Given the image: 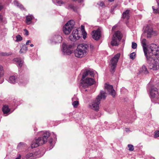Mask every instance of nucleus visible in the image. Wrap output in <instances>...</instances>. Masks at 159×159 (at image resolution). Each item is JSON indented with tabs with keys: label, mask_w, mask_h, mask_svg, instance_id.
<instances>
[{
	"label": "nucleus",
	"mask_w": 159,
	"mask_h": 159,
	"mask_svg": "<svg viewBox=\"0 0 159 159\" xmlns=\"http://www.w3.org/2000/svg\"><path fill=\"white\" fill-rule=\"evenodd\" d=\"M141 42L150 68L154 70H157L159 68V47L152 44L147 49V40L143 39H141Z\"/></svg>",
	"instance_id": "obj_1"
},
{
	"label": "nucleus",
	"mask_w": 159,
	"mask_h": 159,
	"mask_svg": "<svg viewBox=\"0 0 159 159\" xmlns=\"http://www.w3.org/2000/svg\"><path fill=\"white\" fill-rule=\"evenodd\" d=\"M105 91H101L99 94L97 96L96 99L92 103V108L96 111H98L99 105L101 99H105L107 97V93L105 91L107 92L108 93L111 95L113 97H114L116 95V92L113 88L112 85L107 83H105L104 85Z\"/></svg>",
	"instance_id": "obj_2"
},
{
	"label": "nucleus",
	"mask_w": 159,
	"mask_h": 159,
	"mask_svg": "<svg viewBox=\"0 0 159 159\" xmlns=\"http://www.w3.org/2000/svg\"><path fill=\"white\" fill-rule=\"evenodd\" d=\"M38 133L41 134L42 137H39L33 141L31 145L32 148L37 147L47 142L48 139L50 136L49 133L48 131L45 132L40 131Z\"/></svg>",
	"instance_id": "obj_3"
},
{
	"label": "nucleus",
	"mask_w": 159,
	"mask_h": 159,
	"mask_svg": "<svg viewBox=\"0 0 159 159\" xmlns=\"http://www.w3.org/2000/svg\"><path fill=\"white\" fill-rule=\"evenodd\" d=\"M89 48V45L83 43L78 45L74 51L75 56L79 58L83 57L86 55Z\"/></svg>",
	"instance_id": "obj_4"
},
{
	"label": "nucleus",
	"mask_w": 159,
	"mask_h": 159,
	"mask_svg": "<svg viewBox=\"0 0 159 159\" xmlns=\"http://www.w3.org/2000/svg\"><path fill=\"white\" fill-rule=\"evenodd\" d=\"M89 73V70H86L82 75L80 85L84 89L89 87V78L87 77L86 78Z\"/></svg>",
	"instance_id": "obj_5"
},
{
	"label": "nucleus",
	"mask_w": 159,
	"mask_h": 159,
	"mask_svg": "<svg viewBox=\"0 0 159 159\" xmlns=\"http://www.w3.org/2000/svg\"><path fill=\"white\" fill-rule=\"evenodd\" d=\"M120 54L117 53L112 58L110 61L109 64L110 71L112 73L115 71L118 61L120 57Z\"/></svg>",
	"instance_id": "obj_6"
},
{
	"label": "nucleus",
	"mask_w": 159,
	"mask_h": 159,
	"mask_svg": "<svg viewBox=\"0 0 159 159\" xmlns=\"http://www.w3.org/2000/svg\"><path fill=\"white\" fill-rule=\"evenodd\" d=\"M75 24V22L73 20L68 21L63 27V30L66 34H70L72 29H73Z\"/></svg>",
	"instance_id": "obj_7"
},
{
	"label": "nucleus",
	"mask_w": 159,
	"mask_h": 159,
	"mask_svg": "<svg viewBox=\"0 0 159 159\" xmlns=\"http://www.w3.org/2000/svg\"><path fill=\"white\" fill-rule=\"evenodd\" d=\"M121 38L122 34L120 31H118L115 32L112 39L111 45L113 46H118V43L120 41Z\"/></svg>",
	"instance_id": "obj_8"
},
{
	"label": "nucleus",
	"mask_w": 159,
	"mask_h": 159,
	"mask_svg": "<svg viewBox=\"0 0 159 159\" xmlns=\"http://www.w3.org/2000/svg\"><path fill=\"white\" fill-rule=\"evenodd\" d=\"M73 45L72 44H67L63 43L62 45V51L65 55H70L72 52V49Z\"/></svg>",
	"instance_id": "obj_9"
},
{
	"label": "nucleus",
	"mask_w": 159,
	"mask_h": 159,
	"mask_svg": "<svg viewBox=\"0 0 159 159\" xmlns=\"http://www.w3.org/2000/svg\"><path fill=\"white\" fill-rule=\"evenodd\" d=\"M150 93L152 100L156 101L159 98V93L157 88H152L150 90Z\"/></svg>",
	"instance_id": "obj_10"
},
{
	"label": "nucleus",
	"mask_w": 159,
	"mask_h": 159,
	"mask_svg": "<svg viewBox=\"0 0 159 159\" xmlns=\"http://www.w3.org/2000/svg\"><path fill=\"white\" fill-rule=\"evenodd\" d=\"M144 32L148 38H150L152 35H156V33L153 31L152 28L148 25L144 28Z\"/></svg>",
	"instance_id": "obj_11"
},
{
	"label": "nucleus",
	"mask_w": 159,
	"mask_h": 159,
	"mask_svg": "<svg viewBox=\"0 0 159 159\" xmlns=\"http://www.w3.org/2000/svg\"><path fill=\"white\" fill-rule=\"evenodd\" d=\"M80 36L79 35L78 31L76 29L73 30L72 34L69 36V39L71 41L75 42L79 39Z\"/></svg>",
	"instance_id": "obj_12"
},
{
	"label": "nucleus",
	"mask_w": 159,
	"mask_h": 159,
	"mask_svg": "<svg viewBox=\"0 0 159 159\" xmlns=\"http://www.w3.org/2000/svg\"><path fill=\"white\" fill-rule=\"evenodd\" d=\"M96 73V72L93 69H90V76L92 77V78L90 77V88L91 85H98L97 82L95 81L94 79V75Z\"/></svg>",
	"instance_id": "obj_13"
},
{
	"label": "nucleus",
	"mask_w": 159,
	"mask_h": 159,
	"mask_svg": "<svg viewBox=\"0 0 159 159\" xmlns=\"http://www.w3.org/2000/svg\"><path fill=\"white\" fill-rule=\"evenodd\" d=\"M62 39V37L60 35L55 34L51 38L50 40L52 43H61Z\"/></svg>",
	"instance_id": "obj_14"
},
{
	"label": "nucleus",
	"mask_w": 159,
	"mask_h": 159,
	"mask_svg": "<svg viewBox=\"0 0 159 159\" xmlns=\"http://www.w3.org/2000/svg\"><path fill=\"white\" fill-rule=\"evenodd\" d=\"M101 36V31L99 29L93 31L92 37L94 39L96 40H98L100 39Z\"/></svg>",
	"instance_id": "obj_15"
},
{
	"label": "nucleus",
	"mask_w": 159,
	"mask_h": 159,
	"mask_svg": "<svg viewBox=\"0 0 159 159\" xmlns=\"http://www.w3.org/2000/svg\"><path fill=\"white\" fill-rule=\"evenodd\" d=\"M13 61L16 62L18 64V66L21 67L23 63V61L21 60L19 58H15L13 59Z\"/></svg>",
	"instance_id": "obj_16"
},
{
	"label": "nucleus",
	"mask_w": 159,
	"mask_h": 159,
	"mask_svg": "<svg viewBox=\"0 0 159 159\" xmlns=\"http://www.w3.org/2000/svg\"><path fill=\"white\" fill-rule=\"evenodd\" d=\"M52 1L53 3L57 6H61L66 3V2L61 0H52Z\"/></svg>",
	"instance_id": "obj_17"
},
{
	"label": "nucleus",
	"mask_w": 159,
	"mask_h": 159,
	"mask_svg": "<svg viewBox=\"0 0 159 159\" xmlns=\"http://www.w3.org/2000/svg\"><path fill=\"white\" fill-rule=\"evenodd\" d=\"M2 111L3 112V113L4 114H7L8 115V113L10 111V109L9 108L8 106L7 105H4L2 108Z\"/></svg>",
	"instance_id": "obj_18"
},
{
	"label": "nucleus",
	"mask_w": 159,
	"mask_h": 159,
	"mask_svg": "<svg viewBox=\"0 0 159 159\" xmlns=\"http://www.w3.org/2000/svg\"><path fill=\"white\" fill-rule=\"evenodd\" d=\"M139 72L141 73H143L144 74H147L148 73V71L144 65H143L141 68Z\"/></svg>",
	"instance_id": "obj_19"
},
{
	"label": "nucleus",
	"mask_w": 159,
	"mask_h": 159,
	"mask_svg": "<svg viewBox=\"0 0 159 159\" xmlns=\"http://www.w3.org/2000/svg\"><path fill=\"white\" fill-rule=\"evenodd\" d=\"M129 11L128 10H127L125 12H123L122 16L123 18L127 20L129 19Z\"/></svg>",
	"instance_id": "obj_20"
},
{
	"label": "nucleus",
	"mask_w": 159,
	"mask_h": 159,
	"mask_svg": "<svg viewBox=\"0 0 159 159\" xmlns=\"http://www.w3.org/2000/svg\"><path fill=\"white\" fill-rule=\"evenodd\" d=\"M66 8L68 9H71L73 10L74 11H77V8L74 7L72 4H69L67 6H66Z\"/></svg>",
	"instance_id": "obj_21"
},
{
	"label": "nucleus",
	"mask_w": 159,
	"mask_h": 159,
	"mask_svg": "<svg viewBox=\"0 0 159 159\" xmlns=\"http://www.w3.org/2000/svg\"><path fill=\"white\" fill-rule=\"evenodd\" d=\"M16 80L14 76H11L9 79L8 81L11 83L14 84L16 82Z\"/></svg>",
	"instance_id": "obj_22"
},
{
	"label": "nucleus",
	"mask_w": 159,
	"mask_h": 159,
	"mask_svg": "<svg viewBox=\"0 0 159 159\" xmlns=\"http://www.w3.org/2000/svg\"><path fill=\"white\" fill-rule=\"evenodd\" d=\"M27 50V47L25 45L22 46V48L20 51V53H24L26 52Z\"/></svg>",
	"instance_id": "obj_23"
},
{
	"label": "nucleus",
	"mask_w": 159,
	"mask_h": 159,
	"mask_svg": "<svg viewBox=\"0 0 159 159\" xmlns=\"http://www.w3.org/2000/svg\"><path fill=\"white\" fill-rule=\"evenodd\" d=\"M33 16H26V23L28 25H29L31 23V21L32 19Z\"/></svg>",
	"instance_id": "obj_24"
},
{
	"label": "nucleus",
	"mask_w": 159,
	"mask_h": 159,
	"mask_svg": "<svg viewBox=\"0 0 159 159\" xmlns=\"http://www.w3.org/2000/svg\"><path fill=\"white\" fill-rule=\"evenodd\" d=\"M14 3L15 5L19 7L20 9H24V7L23 5L19 3L17 1H15L14 2Z\"/></svg>",
	"instance_id": "obj_25"
},
{
	"label": "nucleus",
	"mask_w": 159,
	"mask_h": 159,
	"mask_svg": "<svg viewBox=\"0 0 159 159\" xmlns=\"http://www.w3.org/2000/svg\"><path fill=\"white\" fill-rule=\"evenodd\" d=\"M97 86L98 85H93L91 86V88H90V93H94L95 91L96 88Z\"/></svg>",
	"instance_id": "obj_26"
},
{
	"label": "nucleus",
	"mask_w": 159,
	"mask_h": 159,
	"mask_svg": "<svg viewBox=\"0 0 159 159\" xmlns=\"http://www.w3.org/2000/svg\"><path fill=\"white\" fill-rule=\"evenodd\" d=\"M157 4L158 5V7L157 9H155L154 8V7L152 6V8L153 10L154 13L158 12L159 13V1H157Z\"/></svg>",
	"instance_id": "obj_27"
},
{
	"label": "nucleus",
	"mask_w": 159,
	"mask_h": 159,
	"mask_svg": "<svg viewBox=\"0 0 159 159\" xmlns=\"http://www.w3.org/2000/svg\"><path fill=\"white\" fill-rule=\"evenodd\" d=\"M26 158H28L29 159H31L34 158V157L33 156V154L32 153H30L27 154Z\"/></svg>",
	"instance_id": "obj_28"
},
{
	"label": "nucleus",
	"mask_w": 159,
	"mask_h": 159,
	"mask_svg": "<svg viewBox=\"0 0 159 159\" xmlns=\"http://www.w3.org/2000/svg\"><path fill=\"white\" fill-rule=\"evenodd\" d=\"M16 42H18L21 41L22 39V37L19 34L17 35L16 36Z\"/></svg>",
	"instance_id": "obj_29"
},
{
	"label": "nucleus",
	"mask_w": 159,
	"mask_h": 159,
	"mask_svg": "<svg viewBox=\"0 0 159 159\" xmlns=\"http://www.w3.org/2000/svg\"><path fill=\"white\" fill-rule=\"evenodd\" d=\"M11 53H7V52H0V54L1 56H9L11 54Z\"/></svg>",
	"instance_id": "obj_30"
},
{
	"label": "nucleus",
	"mask_w": 159,
	"mask_h": 159,
	"mask_svg": "<svg viewBox=\"0 0 159 159\" xmlns=\"http://www.w3.org/2000/svg\"><path fill=\"white\" fill-rule=\"evenodd\" d=\"M79 104V102L77 101H75L72 103V105L74 107H77Z\"/></svg>",
	"instance_id": "obj_31"
},
{
	"label": "nucleus",
	"mask_w": 159,
	"mask_h": 159,
	"mask_svg": "<svg viewBox=\"0 0 159 159\" xmlns=\"http://www.w3.org/2000/svg\"><path fill=\"white\" fill-rule=\"evenodd\" d=\"M136 55V54L134 52H132L131 53L130 55V58L132 59H134L135 58V57Z\"/></svg>",
	"instance_id": "obj_32"
},
{
	"label": "nucleus",
	"mask_w": 159,
	"mask_h": 159,
	"mask_svg": "<svg viewBox=\"0 0 159 159\" xmlns=\"http://www.w3.org/2000/svg\"><path fill=\"white\" fill-rule=\"evenodd\" d=\"M128 147L129 148V150L130 151H133L134 149V146L131 144H128Z\"/></svg>",
	"instance_id": "obj_33"
},
{
	"label": "nucleus",
	"mask_w": 159,
	"mask_h": 159,
	"mask_svg": "<svg viewBox=\"0 0 159 159\" xmlns=\"http://www.w3.org/2000/svg\"><path fill=\"white\" fill-rule=\"evenodd\" d=\"M154 137L157 138L159 137V130H157L154 132Z\"/></svg>",
	"instance_id": "obj_34"
},
{
	"label": "nucleus",
	"mask_w": 159,
	"mask_h": 159,
	"mask_svg": "<svg viewBox=\"0 0 159 159\" xmlns=\"http://www.w3.org/2000/svg\"><path fill=\"white\" fill-rule=\"evenodd\" d=\"M137 47V44L136 43L133 42L132 43V48L133 49H135Z\"/></svg>",
	"instance_id": "obj_35"
},
{
	"label": "nucleus",
	"mask_w": 159,
	"mask_h": 159,
	"mask_svg": "<svg viewBox=\"0 0 159 159\" xmlns=\"http://www.w3.org/2000/svg\"><path fill=\"white\" fill-rule=\"evenodd\" d=\"M82 34L83 35V38L84 39H85L86 37L87 33L86 32H82Z\"/></svg>",
	"instance_id": "obj_36"
},
{
	"label": "nucleus",
	"mask_w": 159,
	"mask_h": 159,
	"mask_svg": "<svg viewBox=\"0 0 159 159\" xmlns=\"http://www.w3.org/2000/svg\"><path fill=\"white\" fill-rule=\"evenodd\" d=\"M81 30L82 31V32H85L84 31V26L82 25L81 26Z\"/></svg>",
	"instance_id": "obj_37"
},
{
	"label": "nucleus",
	"mask_w": 159,
	"mask_h": 159,
	"mask_svg": "<svg viewBox=\"0 0 159 159\" xmlns=\"http://www.w3.org/2000/svg\"><path fill=\"white\" fill-rule=\"evenodd\" d=\"M2 8V6L0 4V10H1ZM2 20V16L0 15V20Z\"/></svg>",
	"instance_id": "obj_38"
},
{
	"label": "nucleus",
	"mask_w": 159,
	"mask_h": 159,
	"mask_svg": "<svg viewBox=\"0 0 159 159\" xmlns=\"http://www.w3.org/2000/svg\"><path fill=\"white\" fill-rule=\"evenodd\" d=\"M99 6H100L101 7H102L104 5V3L102 2H100V3L99 4Z\"/></svg>",
	"instance_id": "obj_39"
},
{
	"label": "nucleus",
	"mask_w": 159,
	"mask_h": 159,
	"mask_svg": "<svg viewBox=\"0 0 159 159\" xmlns=\"http://www.w3.org/2000/svg\"><path fill=\"white\" fill-rule=\"evenodd\" d=\"M23 144V143H20L18 145L17 147H20Z\"/></svg>",
	"instance_id": "obj_40"
},
{
	"label": "nucleus",
	"mask_w": 159,
	"mask_h": 159,
	"mask_svg": "<svg viewBox=\"0 0 159 159\" xmlns=\"http://www.w3.org/2000/svg\"><path fill=\"white\" fill-rule=\"evenodd\" d=\"M31 42V41L30 40H28L26 42V45H28L29 44V43H30Z\"/></svg>",
	"instance_id": "obj_41"
},
{
	"label": "nucleus",
	"mask_w": 159,
	"mask_h": 159,
	"mask_svg": "<svg viewBox=\"0 0 159 159\" xmlns=\"http://www.w3.org/2000/svg\"><path fill=\"white\" fill-rule=\"evenodd\" d=\"M52 142V138L50 139L49 140V142L50 144H51Z\"/></svg>",
	"instance_id": "obj_42"
},
{
	"label": "nucleus",
	"mask_w": 159,
	"mask_h": 159,
	"mask_svg": "<svg viewBox=\"0 0 159 159\" xmlns=\"http://www.w3.org/2000/svg\"><path fill=\"white\" fill-rule=\"evenodd\" d=\"M24 31L25 32V34L27 35H28V31L27 30L25 29L24 30Z\"/></svg>",
	"instance_id": "obj_43"
},
{
	"label": "nucleus",
	"mask_w": 159,
	"mask_h": 159,
	"mask_svg": "<svg viewBox=\"0 0 159 159\" xmlns=\"http://www.w3.org/2000/svg\"><path fill=\"white\" fill-rule=\"evenodd\" d=\"M116 27L117 26L116 25H115L114 26L112 29V30L113 31L115 30Z\"/></svg>",
	"instance_id": "obj_44"
},
{
	"label": "nucleus",
	"mask_w": 159,
	"mask_h": 159,
	"mask_svg": "<svg viewBox=\"0 0 159 159\" xmlns=\"http://www.w3.org/2000/svg\"><path fill=\"white\" fill-rule=\"evenodd\" d=\"M74 1H78L79 2H81L83 1V0H73Z\"/></svg>",
	"instance_id": "obj_45"
},
{
	"label": "nucleus",
	"mask_w": 159,
	"mask_h": 159,
	"mask_svg": "<svg viewBox=\"0 0 159 159\" xmlns=\"http://www.w3.org/2000/svg\"><path fill=\"white\" fill-rule=\"evenodd\" d=\"M20 157H21V156L19 155V156L17 157L15 159H20Z\"/></svg>",
	"instance_id": "obj_46"
},
{
	"label": "nucleus",
	"mask_w": 159,
	"mask_h": 159,
	"mask_svg": "<svg viewBox=\"0 0 159 159\" xmlns=\"http://www.w3.org/2000/svg\"><path fill=\"white\" fill-rule=\"evenodd\" d=\"M90 49H91V48H93V46L90 44Z\"/></svg>",
	"instance_id": "obj_47"
},
{
	"label": "nucleus",
	"mask_w": 159,
	"mask_h": 159,
	"mask_svg": "<svg viewBox=\"0 0 159 159\" xmlns=\"http://www.w3.org/2000/svg\"><path fill=\"white\" fill-rule=\"evenodd\" d=\"M3 82V80H2L1 81H0V84L2 83Z\"/></svg>",
	"instance_id": "obj_48"
},
{
	"label": "nucleus",
	"mask_w": 159,
	"mask_h": 159,
	"mask_svg": "<svg viewBox=\"0 0 159 159\" xmlns=\"http://www.w3.org/2000/svg\"><path fill=\"white\" fill-rule=\"evenodd\" d=\"M30 46L31 47H33L34 46V45L33 44H31L30 45Z\"/></svg>",
	"instance_id": "obj_49"
},
{
	"label": "nucleus",
	"mask_w": 159,
	"mask_h": 159,
	"mask_svg": "<svg viewBox=\"0 0 159 159\" xmlns=\"http://www.w3.org/2000/svg\"><path fill=\"white\" fill-rule=\"evenodd\" d=\"M128 129H128V128H126V132H127V131H128Z\"/></svg>",
	"instance_id": "obj_50"
},
{
	"label": "nucleus",
	"mask_w": 159,
	"mask_h": 159,
	"mask_svg": "<svg viewBox=\"0 0 159 159\" xmlns=\"http://www.w3.org/2000/svg\"><path fill=\"white\" fill-rule=\"evenodd\" d=\"M110 2H112V1H113L114 0H108Z\"/></svg>",
	"instance_id": "obj_51"
},
{
	"label": "nucleus",
	"mask_w": 159,
	"mask_h": 159,
	"mask_svg": "<svg viewBox=\"0 0 159 159\" xmlns=\"http://www.w3.org/2000/svg\"><path fill=\"white\" fill-rule=\"evenodd\" d=\"M21 83H22V82L21 81H19V84H22Z\"/></svg>",
	"instance_id": "obj_52"
},
{
	"label": "nucleus",
	"mask_w": 159,
	"mask_h": 159,
	"mask_svg": "<svg viewBox=\"0 0 159 159\" xmlns=\"http://www.w3.org/2000/svg\"><path fill=\"white\" fill-rule=\"evenodd\" d=\"M72 101H74V98H72Z\"/></svg>",
	"instance_id": "obj_53"
},
{
	"label": "nucleus",
	"mask_w": 159,
	"mask_h": 159,
	"mask_svg": "<svg viewBox=\"0 0 159 159\" xmlns=\"http://www.w3.org/2000/svg\"><path fill=\"white\" fill-rule=\"evenodd\" d=\"M87 91V89H85V91Z\"/></svg>",
	"instance_id": "obj_54"
}]
</instances>
